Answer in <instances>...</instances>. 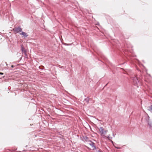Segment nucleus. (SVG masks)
<instances>
[{
	"label": "nucleus",
	"instance_id": "nucleus-1",
	"mask_svg": "<svg viewBox=\"0 0 152 152\" xmlns=\"http://www.w3.org/2000/svg\"><path fill=\"white\" fill-rule=\"evenodd\" d=\"M130 78L132 81L133 84L135 86L138 87L142 84L141 80L140 78H138L137 76L134 74H133L130 76Z\"/></svg>",
	"mask_w": 152,
	"mask_h": 152
},
{
	"label": "nucleus",
	"instance_id": "nucleus-2",
	"mask_svg": "<svg viewBox=\"0 0 152 152\" xmlns=\"http://www.w3.org/2000/svg\"><path fill=\"white\" fill-rule=\"evenodd\" d=\"M98 129L100 132V135L103 137H105V135L107 133V131L104 130L103 128L102 127L98 128Z\"/></svg>",
	"mask_w": 152,
	"mask_h": 152
},
{
	"label": "nucleus",
	"instance_id": "nucleus-3",
	"mask_svg": "<svg viewBox=\"0 0 152 152\" xmlns=\"http://www.w3.org/2000/svg\"><path fill=\"white\" fill-rule=\"evenodd\" d=\"M147 121L148 123V125L149 129L152 131V122H150L149 121V117L148 116L147 117Z\"/></svg>",
	"mask_w": 152,
	"mask_h": 152
},
{
	"label": "nucleus",
	"instance_id": "nucleus-4",
	"mask_svg": "<svg viewBox=\"0 0 152 152\" xmlns=\"http://www.w3.org/2000/svg\"><path fill=\"white\" fill-rule=\"evenodd\" d=\"M22 29L20 27H15L13 29V30L16 33H18L21 32L22 31Z\"/></svg>",
	"mask_w": 152,
	"mask_h": 152
},
{
	"label": "nucleus",
	"instance_id": "nucleus-5",
	"mask_svg": "<svg viewBox=\"0 0 152 152\" xmlns=\"http://www.w3.org/2000/svg\"><path fill=\"white\" fill-rule=\"evenodd\" d=\"M21 50L23 53H24V54L26 56H27V55L26 54V49L23 47V45H21Z\"/></svg>",
	"mask_w": 152,
	"mask_h": 152
},
{
	"label": "nucleus",
	"instance_id": "nucleus-6",
	"mask_svg": "<svg viewBox=\"0 0 152 152\" xmlns=\"http://www.w3.org/2000/svg\"><path fill=\"white\" fill-rule=\"evenodd\" d=\"M90 143H89V144L92 147L94 148V149H96V148L95 146V143L91 142V141H90Z\"/></svg>",
	"mask_w": 152,
	"mask_h": 152
},
{
	"label": "nucleus",
	"instance_id": "nucleus-7",
	"mask_svg": "<svg viewBox=\"0 0 152 152\" xmlns=\"http://www.w3.org/2000/svg\"><path fill=\"white\" fill-rule=\"evenodd\" d=\"M20 34L22 35L23 36L26 37L28 36V35L27 34V33L24 32H22L21 33H20Z\"/></svg>",
	"mask_w": 152,
	"mask_h": 152
},
{
	"label": "nucleus",
	"instance_id": "nucleus-8",
	"mask_svg": "<svg viewBox=\"0 0 152 152\" xmlns=\"http://www.w3.org/2000/svg\"><path fill=\"white\" fill-rule=\"evenodd\" d=\"M148 110L150 112H152V105H151L148 107Z\"/></svg>",
	"mask_w": 152,
	"mask_h": 152
},
{
	"label": "nucleus",
	"instance_id": "nucleus-9",
	"mask_svg": "<svg viewBox=\"0 0 152 152\" xmlns=\"http://www.w3.org/2000/svg\"><path fill=\"white\" fill-rule=\"evenodd\" d=\"M5 65L6 66H7V64L6 62H3L0 65L1 67L2 66Z\"/></svg>",
	"mask_w": 152,
	"mask_h": 152
},
{
	"label": "nucleus",
	"instance_id": "nucleus-10",
	"mask_svg": "<svg viewBox=\"0 0 152 152\" xmlns=\"http://www.w3.org/2000/svg\"><path fill=\"white\" fill-rule=\"evenodd\" d=\"M84 100L87 103H88L89 100V99L87 97Z\"/></svg>",
	"mask_w": 152,
	"mask_h": 152
},
{
	"label": "nucleus",
	"instance_id": "nucleus-11",
	"mask_svg": "<svg viewBox=\"0 0 152 152\" xmlns=\"http://www.w3.org/2000/svg\"><path fill=\"white\" fill-rule=\"evenodd\" d=\"M110 135H109L107 137V139L109 140H110V139H112V137H110Z\"/></svg>",
	"mask_w": 152,
	"mask_h": 152
},
{
	"label": "nucleus",
	"instance_id": "nucleus-12",
	"mask_svg": "<svg viewBox=\"0 0 152 152\" xmlns=\"http://www.w3.org/2000/svg\"><path fill=\"white\" fill-rule=\"evenodd\" d=\"M84 140H87L88 139V137H84Z\"/></svg>",
	"mask_w": 152,
	"mask_h": 152
},
{
	"label": "nucleus",
	"instance_id": "nucleus-13",
	"mask_svg": "<svg viewBox=\"0 0 152 152\" xmlns=\"http://www.w3.org/2000/svg\"><path fill=\"white\" fill-rule=\"evenodd\" d=\"M114 147H115V148H117V149H120V148L119 147H117V146H115V145H114Z\"/></svg>",
	"mask_w": 152,
	"mask_h": 152
},
{
	"label": "nucleus",
	"instance_id": "nucleus-14",
	"mask_svg": "<svg viewBox=\"0 0 152 152\" xmlns=\"http://www.w3.org/2000/svg\"><path fill=\"white\" fill-rule=\"evenodd\" d=\"M0 74H1V75H3V73H1V72H0Z\"/></svg>",
	"mask_w": 152,
	"mask_h": 152
},
{
	"label": "nucleus",
	"instance_id": "nucleus-15",
	"mask_svg": "<svg viewBox=\"0 0 152 152\" xmlns=\"http://www.w3.org/2000/svg\"><path fill=\"white\" fill-rule=\"evenodd\" d=\"M113 134V136H114V137H115V135H114V134Z\"/></svg>",
	"mask_w": 152,
	"mask_h": 152
},
{
	"label": "nucleus",
	"instance_id": "nucleus-16",
	"mask_svg": "<svg viewBox=\"0 0 152 152\" xmlns=\"http://www.w3.org/2000/svg\"><path fill=\"white\" fill-rule=\"evenodd\" d=\"M111 142L113 143V141L112 140H111Z\"/></svg>",
	"mask_w": 152,
	"mask_h": 152
},
{
	"label": "nucleus",
	"instance_id": "nucleus-17",
	"mask_svg": "<svg viewBox=\"0 0 152 152\" xmlns=\"http://www.w3.org/2000/svg\"><path fill=\"white\" fill-rule=\"evenodd\" d=\"M12 66V67H13V65H12V66Z\"/></svg>",
	"mask_w": 152,
	"mask_h": 152
}]
</instances>
